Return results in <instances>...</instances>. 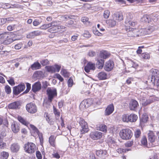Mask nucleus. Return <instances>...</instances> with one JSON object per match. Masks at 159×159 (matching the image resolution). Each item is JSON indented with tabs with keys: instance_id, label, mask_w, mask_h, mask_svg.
<instances>
[{
	"instance_id": "nucleus-1",
	"label": "nucleus",
	"mask_w": 159,
	"mask_h": 159,
	"mask_svg": "<svg viewBox=\"0 0 159 159\" xmlns=\"http://www.w3.org/2000/svg\"><path fill=\"white\" fill-rule=\"evenodd\" d=\"M18 120L21 123L27 126L30 129L32 135L35 136L41 133L35 126L30 124L21 116H18Z\"/></svg>"
},
{
	"instance_id": "nucleus-2",
	"label": "nucleus",
	"mask_w": 159,
	"mask_h": 159,
	"mask_svg": "<svg viewBox=\"0 0 159 159\" xmlns=\"http://www.w3.org/2000/svg\"><path fill=\"white\" fill-rule=\"evenodd\" d=\"M132 135L131 131L129 129H123L120 132V135L123 139H129L131 138Z\"/></svg>"
},
{
	"instance_id": "nucleus-3",
	"label": "nucleus",
	"mask_w": 159,
	"mask_h": 159,
	"mask_svg": "<svg viewBox=\"0 0 159 159\" xmlns=\"http://www.w3.org/2000/svg\"><path fill=\"white\" fill-rule=\"evenodd\" d=\"M125 30L127 32V35L129 37H136L139 36L138 30L136 29L130 28L129 26H125Z\"/></svg>"
},
{
	"instance_id": "nucleus-4",
	"label": "nucleus",
	"mask_w": 159,
	"mask_h": 159,
	"mask_svg": "<svg viewBox=\"0 0 159 159\" xmlns=\"http://www.w3.org/2000/svg\"><path fill=\"white\" fill-rule=\"evenodd\" d=\"M48 101L51 102L53 98L57 95V90L55 89L48 88L47 90Z\"/></svg>"
},
{
	"instance_id": "nucleus-5",
	"label": "nucleus",
	"mask_w": 159,
	"mask_h": 159,
	"mask_svg": "<svg viewBox=\"0 0 159 159\" xmlns=\"http://www.w3.org/2000/svg\"><path fill=\"white\" fill-rule=\"evenodd\" d=\"M25 151L29 153L34 152L36 150L35 145L32 143H28L24 146Z\"/></svg>"
},
{
	"instance_id": "nucleus-6",
	"label": "nucleus",
	"mask_w": 159,
	"mask_h": 159,
	"mask_svg": "<svg viewBox=\"0 0 159 159\" xmlns=\"http://www.w3.org/2000/svg\"><path fill=\"white\" fill-rule=\"evenodd\" d=\"M133 15L132 14L129 13L126 14V17L125 20V26H128L129 25L132 26H134L136 24V22L132 21Z\"/></svg>"
},
{
	"instance_id": "nucleus-7",
	"label": "nucleus",
	"mask_w": 159,
	"mask_h": 159,
	"mask_svg": "<svg viewBox=\"0 0 159 159\" xmlns=\"http://www.w3.org/2000/svg\"><path fill=\"white\" fill-rule=\"evenodd\" d=\"M58 21H54L51 22L50 28L48 30V31L49 32L54 33L59 31L58 27Z\"/></svg>"
},
{
	"instance_id": "nucleus-8",
	"label": "nucleus",
	"mask_w": 159,
	"mask_h": 159,
	"mask_svg": "<svg viewBox=\"0 0 159 159\" xmlns=\"http://www.w3.org/2000/svg\"><path fill=\"white\" fill-rule=\"evenodd\" d=\"M26 107L27 111L30 113H34L37 110L36 105L34 103L32 102L27 104Z\"/></svg>"
},
{
	"instance_id": "nucleus-9",
	"label": "nucleus",
	"mask_w": 159,
	"mask_h": 159,
	"mask_svg": "<svg viewBox=\"0 0 159 159\" xmlns=\"http://www.w3.org/2000/svg\"><path fill=\"white\" fill-rule=\"evenodd\" d=\"M25 88V85L23 84L18 85L13 88V93L14 94L18 95L23 91Z\"/></svg>"
},
{
	"instance_id": "nucleus-10",
	"label": "nucleus",
	"mask_w": 159,
	"mask_h": 159,
	"mask_svg": "<svg viewBox=\"0 0 159 159\" xmlns=\"http://www.w3.org/2000/svg\"><path fill=\"white\" fill-rule=\"evenodd\" d=\"M154 100V97L151 96L148 99H146L144 98L141 99L140 102L143 106H145L152 102Z\"/></svg>"
},
{
	"instance_id": "nucleus-11",
	"label": "nucleus",
	"mask_w": 159,
	"mask_h": 159,
	"mask_svg": "<svg viewBox=\"0 0 159 159\" xmlns=\"http://www.w3.org/2000/svg\"><path fill=\"white\" fill-rule=\"evenodd\" d=\"M102 134L100 132L94 131L91 132L90 134V136L91 138L94 140H97L101 138Z\"/></svg>"
},
{
	"instance_id": "nucleus-12",
	"label": "nucleus",
	"mask_w": 159,
	"mask_h": 159,
	"mask_svg": "<svg viewBox=\"0 0 159 159\" xmlns=\"http://www.w3.org/2000/svg\"><path fill=\"white\" fill-rule=\"evenodd\" d=\"M80 124L81 127L80 129L81 134H84L89 131V129L87 123L84 120H82L80 122Z\"/></svg>"
},
{
	"instance_id": "nucleus-13",
	"label": "nucleus",
	"mask_w": 159,
	"mask_h": 159,
	"mask_svg": "<svg viewBox=\"0 0 159 159\" xmlns=\"http://www.w3.org/2000/svg\"><path fill=\"white\" fill-rule=\"evenodd\" d=\"M114 66L113 61L111 60H109L105 63L104 66V69L105 70L109 71L113 68Z\"/></svg>"
},
{
	"instance_id": "nucleus-14",
	"label": "nucleus",
	"mask_w": 159,
	"mask_h": 159,
	"mask_svg": "<svg viewBox=\"0 0 159 159\" xmlns=\"http://www.w3.org/2000/svg\"><path fill=\"white\" fill-rule=\"evenodd\" d=\"M151 81L152 84L154 86L153 90L154 91L156 89L157 90H159V77L151 78Z\"/></svg>"
},
{
	"instance_id": "nucleus-15",
	"label": "nucleus",
	"mask_w": 159,
	"mask_h": 159,
	"mask_svg": "<svg viewBox=\"0 0 159 159\" xmlns=\"http://www.w3.org/2000/svg\"><path fill=\"white\" fill-rule=\"evenodd\" d=\"M90 105L87 100H84L83 101L80 103L79 108L81 110H84L88 108Z\"/></svg>"
},
{
	"instance_id": "nucleus-16",
	"label": "nucleus",
	"mask_w": 159,
	"mask_h": 159,
	"mask_svg": "<svg viewBox=\"0 0 159 159\" xmlns=\"http://www.w3.org/2000/svg\"><path fill=\"white\" fill-rule=\"evenodd\" d=\"M96 154L97 156L101 158H105L107 156V151L106 150H98L96 151Z\"/></svg>"
},
{
	"instance_id": "nucleus-17",
	"label": "nucleus",
	"mask_w": 159,
	"mask_h": 159,
	"mask_svg": "<svg viewBox=\"0 0 159 159\" xmlns=\"http://www.w3.org/2000/svg\"><path fill=\"white\" fill-rule=\"evenodd\" d=\"M41 31L39 30H36L30 33L27 35V38H34L35 37L40 35L41 34Z\"/></svg>"
},
{
	"instance_id": "nucleus-18",
	"label": "nucleus",
	"mask_w": 159,
	"mask_h": 159,
	"mask_svg": "<svg viewBox=\"0 0 159 159\" xmlns=\"http://www.w3.org/2000/svg\"><path fill=\"white\" fill-rule=\"evenodd\" d=\"M113 19L118 21H120L123 19L122 14L121 12H116L114 13L112 16Z\"/></svg>"
},
{
	"instance_id": "nucleus-19",
	"label": "nucleus",
	"mask_w": 159,
	"mask_h": 159,
	"mask_svg": "<svg viewBox=\"0 0 159 159\" xmlns=\"http://www.w3.org/2000/svg\"><path fill=\"white\" fill-rule=\"evenodd\" d=\"M95 68V64L91 62L88 63L84 68V70L87 73H89L90 70H94Z\"/></svg>"
},
{
	"instance_id": "nucleus-20",
	"label": "nucleus",
	"mask_w": 159,
	"mask_h": 159,
	"mask_svg": "<svg viewBox=\"0 0 159 159\" xmlns=\"http://www.w3.org/2000/svg\"><path fill=\"white\" fill-rule=\"evenodd\" d=\"M114 110V107L113 104L107 106L105 111V114L106 116H109L111 114Z\"/></svg>"
},
{
	"instance_id": "nucleus-21",
	"label": "nucleus",
	"mask_w": 159,
	"mask_h": 159,
	"mask_svg": "<svg viewBox=\"0 0 159 159\" xmlns=\"http://www.w3.org/2000/svg\"><path fill=\"white\" fill-rule=\"evenodd\" d=\"M41 85L39 81L35 82L32 86V90L35 93L39 91L41 89Z\"/></svg>"
},
{
	"instance_id": "nucleus-22",
	"label": "nucleus",
	"mask_w": 159,
	"mask_h": 159,
	"mask_svg": "<svg viewBox=\"0 0 159 159\" xmlns=\"http://www.w3.org/2000/svg\"><path fill=\"white\" fill-rule=\"evenodd\" d=\"M11 129L14 133H17L20 129V127L18 123L16 121H13L11 124Z\"/></svg>"
},
{
	"instance_id": "nucleus-23",
	"label": "nucleus",
	"mask_w": 159,
	"mask_h": 159,
	"mask_svg": "<svg viewBox=\"0 0 159 159\" xmlns=\"http://www.w3.org/2000/svg\"><path fill=\"white\" fill-rule=\"evenodd\" d=\"M148 140L151 143H154L156 140V137L154 133L150 131L148 133Z\"/></svg>"
},
{
	"instance_id": "nucleus-24",
	"label": "nucleus",
	"mask_w": 159,
	"mask_h": 159,
	"mask_svg": "<svg viewBox=\"0 0 159 159\" xmlns=\"http://www.w3.org/2000/svg\"><path fill=\"white\" fill-rule=\"evenodd\" d=\"M10 148L12 152L14 153L17 152L19 151L20 149V146L18 144L14 143L11 145Z\"/></svg>"
},
{
	"instance_id": "nucleus-25",
	"label": "nucleus",
	"mask_w": 159,
	"mask_h": 159,
	"mask_svg": "<svg viewBox=\"0 0 159 159\" xmlns=\"http://www.w3.org/2000/svg\"><path fill=\"white\" fill-rule=\"evenodd\" d=\"M20 105L19 102H15L9 104L8 105V107L10 109H16L18 108Z\"/></svg>"
},
{
	"instance_id": "nucleus-26",
	"label": "nucleus",
	"mask_w": 159,
	"mask_h": 159,
	"mask_svg": "<svg viewBox=\"0 0 159 159\" xmlns=\"http://www.w3.org/2000/svg\"><path fill=\"white\" fill-rule=\"evenodd\" d=\"M138 104L135 100H132L129 103V107L131 110H134L137 107Z\"/></svg>"
},
{
	"instance_id": "nucleus-27",
	"label": "nucleus",
	"mask_w": 159,
	"mask_h": 159,
	"mask_svg": "<svg viewBox=\"0 0 159 159\" xmlns=\"http://www.w3.org/2000/svg\"><path fill=\"white\" fill-rule=\"evenodd\" d=\"M41 68V65L40 63L38 62H34L31 65L30 68L33 70H36L39 69Z\"/></svg>"
},
{
	"instance_id": "nucleus-28",
	"label": "nucleus",
	"mask_w": 159,
	"mask_h": 159,
	"mask_svg": "<svg viewBox=\"0 0 159 159\" xmlns=\"http://www.w3.org/2000/svg\"><path fill=\"white\" fill-rule=\"evenodd\" d=\"M106 23L109 27H113L116 25V21L114 19H109L106 20Z\"/></svg>"
},
{
	"instance_id": "nucleus-29",
	"label": "nucleus",
	"mask_w": 159,
	"mask_h": 159,
	"mask_svg": "<svg viewBox=\"0 0 159 159\" xmlns=\"http://www.w3.org/2000/svg\"><path fill=\"white\" fill-rule=\"evenodd\" d=\"M97 129L98 130L106 133L107 131V127L104 124H101L97 125Z\"/></svg>"
},
{
	"instance_id": "nucleus-30",
	"label": "nucleus",
	"mask_w": 159,
	"mask_h": 159,
	"mask_svg": "<svg viewBox=\"0 0 159 159\" xmlns=\"http://www.w3.org/2000/svg\"><path fill=\"white\" fill-rule=\"evenodd\" d=\"M141 21L143 22L149 23L151 21L150 16L148 15H144L141 18Z\"/></svg>"
},
{
	"instance_id": "nucleus-31",
	"label": "nucleus",
	"mask_w": 159,
	"mask_h": 159,
	"mask_svg": "<svg viewBox=\"0 0 159 159\" xmlns=\"http://www.w3.org/2000/svg\"><path fill=\"white\" fill-rule=\"evenodd\" d=\"M56 137L53 135H51L49 138V142L51 146L53 147H55Z\"/></svg>"
},
{
	"instance_id": "nucleus-32",
	"label": "nucleus",
	"mask_w": 159,
	"mask_h": 159,
	"mask_svg": "<svg viewBox=\"0 0 159 159\" xmlns=\"http://www.w3.org/2000/svg\"><path fill=\"white\" fill-rule=\"evenodd\" d=\"M109 54L106 51L101 52L99 54L98 57L100 58L106 59L109 57Z\"/></svg>"
},
{
	"instance_id": "nucleus-33",
	"label": "nucleus",
	"mask_w": 159,
	"mask_h": 159,
	"mask_svg": "<svg viewBox=\"0 0 159 159\" xmlns=\"http://www.w3.org/2000/svg\"><path fill=\"white\" fill-rule=\"evenodd\" d=\"M150 72L152 73V77L153 78H155L157 77H159V71L156 69H152L150 70Z\"/></svg>"
},
{
	"instance_id": "nucleus-34",
	"label": "nucleus",
	"mask_w": 159,
	"mask_h": 159,
	"mask_svg": "<svg viewBox=\"0 0 159 159\" xmlns=\"http://www.w3.org/2000/svg\"><path fill=\"white\" fill-rule=\"evenodd\" d=\"M97 65L98 66V68L99 69H102L103 67L104 61L99 57L97 59Z\"/></svg>"
},
{
	"instance_id": "nucleus-35",
	"label": "nucleus",
	"mask_w": 159,
	"mask_h": 159,
	"mask_svg": "<svg viewBox=\"0 0 159 159\" xmlns=\"http://www.w3.org/2000/svg\"><path fill=\"white\" fill-rule=\"evenodd\" d=\"M98 77L100 80H104L107 78V75L105 72H101L98 73Z\"/></svg>"
},
{
	"instance_id": "nucleus-36",
	"label": "nucleus",
	"mask_w": 159,
	"mask_h": 159,
	"mask_svg": "<svg viewBox=\"0 0 159 159\" xmlns=\"http://www.w3.org/2000/svg\"><path fill=\"white\" fill-rule=\"evenodd\" d=\"M129 122H135L137 119L138 116L135 114H131L129 115Z\"/></svg>"
},
{
	"instance_id": "nucleus-37",
	"label": "nucleus",
	"mask_w": 159,
	"mask_h": 159,
	"mask_svg": "<svg viewBox=\"0 0 159 159\" xmlns=\"http://www.w3.org/2000/svg\"><path fill=\"white\" fill-rule=\"evenodd\" d=\"M138 33L139 34V36H141L146 34H148L147 28L141 29L140 30H138Z\"/></svg>"
},
{
	"instance_id": "nucleus-38",
	"label": "nucleus",
	"mask_w": 159,
	"mask_h": 159,
	"mask_svg": "<svg viewBox=\"0 0 159 159\" xmlns=\"http://www.w3.org/2000/svg\"><path fill=\"white\" fill-rule=\"evenodd\" d=\"M47 71L51 73H54L56 72V69L54 66H47L45 67Z\"/></svg>"
},
{
	"instance_id": "nucleus-39",
	"label": "nucleus",
	"mask_w": 159,
	"mask_h": 159,
	"mask_svg": "<svg viewBox=\"0 0 159 159\" xmlns=\"http://www.w3.org/2000/svg\"><path fill=\"white\" fill-rule=\"evenodd\" d=\"M141 143L142 145L144 147H147L148 145L147 140L146 137L143 136L141 140Z\"/></svg>"
},
{
	"instance_id": "nucleus-40",
	"label": "nucleus",
	"mask_w": 159,
	"mask_h": 159,
	"mask_svg": "<svg viewBox=\"0 0 159 159\" xmlns=\"http://www.w3.org/2000/svg\"><path fill=\"white\" fill-rule=\"evenodd\" d=\"M65 25L66 26L68 27H72L73 28H75L76 27L75 24H74L73 20H70L69 21L67 22L66 23Z\"/></svg>"
},
{
	"instance_id": "nucleus-41",
	"label": "nucleus",
	"mask_w": 159,
	"mask_h": 159,
	"mask_svg": "<svg viewBox=\"0 0 159 159\" xmlns=\"http://www.w3.org/2000/svg\"><path fill=\"white\" fill-rule=\"evenodd\" d=\"M129 115L128 114H124L122 116V120L124 122H129Z\"/></svg>"
},
{
	"instance_id": "nucleus-42",
	"label": "nucleus",
	"mask_w": 159,
	"mask_h": 159,
	"mask_svg": "<svg viewBox=\"0 0 159 159\" xmlns=\"http://www.w3.org/2000/svg\"><path fill=\"white\" fill-rule=\"evenodd\" d=\"M156 29L154 25L149 26L148 27V28H147V32L148 34H150L153 31H154Z\"/></svg>"
},
{
	"instance_id": "nucleus-43",
	"label": "nucleus",
	"mask_w": 159,
	"mask_h": 159,
	"mask_svg": "<svg viewBox=\"0 0 159 159\" xmlns=\"http://www.w3.org/2000/svg\"><path fill=\"white\" fill-rule=\"evenodd\" d=\"M51 25V22L48 24H44L40 27V29L41 30H45L50 28Z\"/></svg>"
},
{
	"instance_id": "nucleus-44",
	"label": "nucleus",
	"mask_w": 159,
	"mask_h": 159,
	"mask_svg": "<svg viewBox=\"0 0 159 159\" xmlns=\"http://www.w3.org/2000/svg\"><path fill=\"white\" fill-rule=\"evenodd\" d=\"M10 35L8 33L5 32L2 34H0V39H7Z\"/></svg>"
},
{
	"instance_id": "nucleus-45",
	"label": "nucleus",
	"mask_w": 159,
	"mask_h": 159,
	"mask_svg": "<svg viewBox=\"0 0 159 159\" xmlns=\"http://www.w3.org/2000/svg\"><path fill=\"white\" fill-rule=\"evenodd\" d=\"M9 156V154L8 152H3L1 153V158L2 159H6Z\"/></svg>"
},
{
	"instance_id": "nucleus-46",
	"label": "nucleus",
	"mask_w": 159,
	"mask_h": 159,
	"mask_svg": "<svg viewBox=\"0 0 159 159\" xmlns=\"http://www.w3.org/2000/svg\"><path fill=\"white\" fill-rule=\"evenodd\" d=\"M16 40V39H11L10 38L5 40L3 42V43L4 44H9Z\"/></svg>"
},
{
	"instance_id": "nucleus-47",
	"label": "nucleus",
	"mask_w": 159,
	"mask_h": 159,
	"mask_svg": "<svg viewBox=\"0 0 159 159\" xmlns=\"http://www.w3.org/2000/svg\"><path fill=\"white\" fill-rule=\"evenodd\" d=\"M61 73L64 77H67L69 76V73L66 70L62 69Z\"/></svg>"
},
{
	"instance_id": "nucleus-48",
	"label": "nucleus",
	"mask_w": 159,
	"mask_h": 159,
	"mask_svg": "<svg viewBox=\"0 0 159 159\" xmlns=\"http://www.w3.org/2000/svg\"><path fill=\"white\" fill-rule=\"evenodd\" d=\"M129 64L131 67L136 68L138 66V64L135 62L130 61L129 62Z\"/></svg>"
},
{
	"instance_id": "nucleus-49",
	"label": "nucleus",
	"mask_w": 159,
	"mask_h": 159,
	"mask_svg": "<svg viewBox=\"0 0 159 159\" xmlns=\"http://www.w3.org/2000/svg\"><path fill=\"white\" fill-rule=\"evenodd\" d=\"M148 119V117L147 115L146 114L143 115L141 118L140 121L141 122L145 123L147 121Z\"/></svg>"
},
{
	"instance_id": "nucleus-50",
	"label": "nucleus",
	"mask_w": 159,
	"mask_h": 159,
	"mask_svg": "<svg viewBox=\"0 0 159 159\" xmlns=\"http://www.w3.org/2000/svg\"><path fill=\"white\" fill-rule=\"evenodd\" d=\"M83 36L85 38H89L91 37V34L88 30H85L83 34Z\"/></svg>"
},
{
	"instance_id": "nucleus-51",
	"label": "nucleus",
	"mask_w": 159,
	"mask_h": 159,
	"mask_svg": "<svg viewBox=\"0 0 159 159\" xmlns=\"http://www.w3.org/2000/svg\"><path fill=\"white\" fill-rule=\"evenodd\" d=\"M4 89L6 93L7 94H9L11 93V87L9 85H7L6 86Z\"/></svg>"
},
{
	"instance_id": "nucleus-52",
	"label": "nucleus",
	"mask_w": 159,
	"mask_h": 159,
	"mask_svg": "<svg viewBox=\"0 0 159 159\" xmlns=\"http://www.w3.org/2000/svg\"><path fill=\"white\" fill-rule=\"evenodd\" d=\"M39 139V141L40 143V144L42 145L43 142V135L42 133L40 134H39L38 135Z\"/></svg>"
},
{
	"instance_id": "nucleus-53",
	"label": "nucleus",
	"mask_w": 159,
	"mask_h": 159,
	"mask_svg": "<svg viewBox=\"0 0 159 159\" xmlns=\"http://www.w3.org/2000/svg\"><path fill=\"white\" fill-rule=\"evenodd\" d=\"M110 15V12L108 10H105L103 14V17L105 19L108 18Z\"/></svg>"
},
{
	"instance_id": "nucleus-54",
	"label": "nucleus",
	"mask_w": 159,
	"mask_h": 159,
	"mask_svg": "<svg viewBox=\"0 0 159 159\" xmlns=\"http://www.w3.org/2000/svg\"><path fill=\"white\" fill-rule=\"evenodd\" d=\"M45 118L48 123L51 125L53 124V122L52 121L51 118H50V117L48 116V115H47V114H46L45 116Z\"/></svg>"
},
{
	"instance_id": "nucleus-55",
	"label": "nucleus",
	"mask_w": 159,
	"mask_h": 159,
	"mask_svg": "<svg viewBox=\"0 0 159 159\" xmlns=\"http://www.w3.org/2000/svg\"><path fill=\"white\" fill-rule=\"evenodd\" d=\"M142 57L144 59H148L150 58V55L148 53H143L142 55Z\"/></svg>"
},
{
	"instance_id": "nucleus-56",
	"label": "nucleus",
	"mask_w": 159,
	"mask_h": 159,
	"mask_svg": "<svg viewBox=\"0 0 159 159\" xmlns=\"http://www.w3.org/2000/svg\"><path fill=\"white\" fill-rule=\"evenodd\" d=\"M22 46V43H20L16 44L14 46V48L16 50H19L21 48Z\"/></svg>"
},
{
	"instance_id": "nucleus-57",
	"label": "nucleus",
	"mask_w": 159,
	"mask_h": 159,
	"mask_svg": "<svg viewBox=\"0 0 159 159\" xmlns=\"http://www.w3.org/2000/svg\"><path fill=\"white\" fill-rule=\"evenodd\" d=\"M107 141L108 142V144L109 146H110L111 145L115 144V142L114 140L111 137H110L108 138L107 140Z\"/></svg>"
},
{
	"instance_id": "nucleus-58",
	"label": "nucleus",
	"mask_w": 159,
	"mask_h": 159,
	"mask_svg": "<svg viewBox=\"0 0 159 159\" xmlns=\"http://www.w3.org/2000/svg\"><path fill=\"white\" fill-rule=\"evenodd\" d=\"M141 134V131L139 129H137L135 132L134 135L136 138L139 137Z\"/></svg>"
},
{
	"instance_id": "nucleus-59",
	"label": "nucleus",
	"mask_w": 159,
	"mask_h": 159,
	"mask_svg": "<svg viewBox=\"0 0 159 159\" xmlns=\"http://www.w3.org/2000/svg\"><path fill=\"white\" fill-rule=\"evenodd\" d=\"M67 83L69 87H71L73 84V80L72 79L70 78L67 81Z\"/></svg>"
},
{
	"instance_id": "nucleus-60",
	"label": "nucleus",
	"mask_w": 159,
	"mask_h": 159,
	"mask_svg": "<svg viewBox=\"0 0 159 159\" xmlns=\"http://www.w3.org/2000/svg\"><path fill=\"white\" fill-rule=\"evenodd\" d=\"M89 18L86 17H84L81 18V21L85 24L89 22Z\"/></svg>"
},
{
	"instance_id": "nucleus-61",
	"label": "nucleus",
	"mask_w": 159,
	"mask_h": 159,
	"mask_svg": "<svg viewBox=\"0 0 159 159\" xmlns=\"http://www.w3.org/2000/svg\"><path fill=\"white\" fill-rule=\"evenodd\" d=\"M117 152L119 153H125L126 152V150L125 149L122 148H119L117 150Z\"/></svg>"
},
{
	"instance_id": "nucleus-62",
	"label": "nucleus",
	"mask_w": 159,
	"mask_h": 159,
	"mask_svg": "<svg viewBox=\"0 0 159 159\" xmlns=\"http://www.w3.org/2000/svg\"><path fill=\"white\" fill-rule=\"evenodd\" d=\"M49 61L47 59H44L41 61L40 63L43 66H45L48 63Z\"/></svg>"
},
{
	"instance_id": "nucleus-63",
	"label": "nucleus",
	"mask_w": 159,
	"mask_h": 159,
	"mask_svg": "<svg viewBox=\"0 0 159 159\" xmlns=\"http://www.w3.org/2000/svg\"><path fill=\"white\" fill-rule=\"evenodd\" d=\"M52 155L54 157L57 159H59L60 157L59 154L55 151L53 152Z\"/></svg>"
},
{
	"instance_id": "nucleus-64",
	"label": "nucleus",
	"mask_w": 159,
	"mask_h": 159,
	"mask_svg": "<svg viewBox=\"0 0 159 159\" xmlns=\"http://www.w3.org/2000/svg\"><path fill=\"white\" fill-rule=\"evenodd\" d=\"M56 78L59 80L61 82H62L63 80V79L59 74H56L55 75Z\"/></svg>"
}]
</instances>
